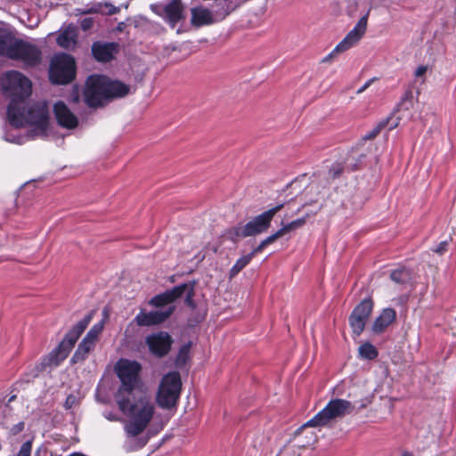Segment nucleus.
Masks as SVG:
<instances>
[{"mask_svg": "<svg viewBox=\"0 0 456 456\" xmlns=\"http://www.w3.org/2000/svg\"><path fill=\"white\" fill-rule=\"evenodd\" d=\"M3 91L11 102L7 108V118L10 125L15 128L24 127L25 101L31 95L32 83L22 73L9 70L1 77Z\"/></svg>", "mask_w": 456, "mask_h": 456, "instance_id": "1", "label": "nucleus"}, {"mask_svg": "<svg viewBox=\"0 0 456 456\" xmlns=\"http://www.w3.org/2000/svg\"><path fill=\"white\" fill-rule=\"evenodd\" d=\"M120 411L129 417V421L125 425L124 429L127 436L136 437L142 434L155 413V405L151 399L145 395L140 396L136 402H128Z\"/></svg>", "mask_w": 456, "mask_h": 456, "instance_id": "2", "label": "nucleus"}, {"mask_svg": "<svg viewBox=\"0 0 456 456\" xmlns=\"http://www.w3.org/2000/svg\"><path fill=\"white\" fill-rule=\"evenodd\" d=\"M142 365L136 361L120 359L115 365V372L120 380V386L115 394V400L119 410H123L128 397L141 386L140 373Z\"/></svg>", "mask_w": 456, "mask_h": 456, "instance_id": "3", "label": "nucleus"}, {"mask_svg": "<svg viewBox=\"0 0 456 456\" xmlns=\"http://www.w3.org/2000/svg\"><path fill=\"white\" fill-rule=\"evenodd\" d=\"M93 316L94 312L88 313L66 333L60 344L42 359L41 364L44 369L57 367L68 357L76 342L91 322Z\"/></svg>", "mask_w": 456, "mask_h": 456, "instance_id": "4", "label": "nucleus"}, {"mask_svg": "<svg viewBox=\"0 0 456 456\" xmlns=\"http://www.w3.org/2000/svg\"><path fill=\"white\" fill-rule=\"evenodd\" d=\"M354 410V406L351 402L344 399H332L322 411L295 430V437L300 436L305 428L324 427L337 418L352 413Z\"/></svg>", "mask_w": 456, "mask_h": 456, "instance_id": "5", "label": "nucleus"}, {"mask_svg": "<svg viewBox=\"0 0 456 456\" xmlns=\"http://www.w3.org/2000/svg\"><path fill=\"white\" fill-rule=\"evenodd\" d=\"M182 391L181 375L178 371H169L160 380L156 402L158 405L165 410H171L176 407Z\"/></svg>", "mask_w": 456, "mask_h": 456, "instance_id": "6", "label": "nucleus"}, {"mask_svg": "<svg viewBox=\"0 0 456 456\" xmlns=\"http://www.w3.org/2000/svg\"><path fill=\"white\" fill-rule=\"evenodd\" d=\"M75 58L68 53L55 55L50 63L49 80L53 85H68L76 78Z\"/></svg>", "mask_w": 456, "mask_h": 456, "instance_id": "7", "label": "nucleus"}, {"mask_svg": "<svg viewBox=\"0 0 456 456\" xmlns=\"http://www.w3.org/2000/svg\"><path fill=\"white\" fill-rule=\"evenodd\" d=\"M107 76L100 74L90 75L84 89L85 102L88 107L98 108L107 102Z\"/></svg>", "mask_w": 456, "mask_h": 456, "instance_id": "8", "label": "nucleus"}, {"mask_svg": "<svg viewBox=\"0 0 456 456\" xmlns=\"http://www.w3.org/2000/svg\"><path fill=\"white\" fill-rule=\"evenodd\" d=\"M9 59L20 61L25 68H34L42 61V52L39 47L28 41L16 38L10 49Z\"/></svg>", "mask_w": 456, "mask_h": 456, "instance_id": "9", "label": "nucleus"}, {"mask_svg": "<svg viewBox=\"0 0 456 456\" xmlns=\"http://www.w3.org/2000/svg\"><path fill=\"white\" fill-rule=\"evenodd\" d=\"M27 124L34 126L33 131L46 135L49 126V110L45 102H34L28 109L25 107L24 126Z\"/></svg>", "mask_w": 456, "mask_h": 456, "instance_id": "10", "label": "nucleus"}, {"mask_svg": "<svg viewBox=\"0 0 456 456\" xmlns=\"http://www.w3.org/2000/svg\"><path fill=\"white\" fill-rule=\"evenodd\" d=\"M368 14L361 17L355 26L350 30L346 36L335 46V48L322 59V62H327L334 58L337 54L344 53L362 39L367 29Z\"/></svg>", "mask_w": 456, "mask_h": 456, "instance_id": "11", "label": "nucleus"}, {"mask_svg": "<svg viewBox=\"0 0 456 456\" xmlns=\"http://www.w3.org/2000/svg\"><path fill=\"white\" fill-rule=\"evenodd\" d=\"M372 309L373 301L370 297L364 298L354 308L348 319L354 337H359L362 333Z\"/></svg>", "mask_w": 456, "mask_h": 456, "instance_id": "12", "label": "nucleus"}, {"mask_svg": "<svg viewBox=\"0 0 456 456\" xmlns=\"http://www.w3.org/2000/svg\"><path fill=\"white\" fill-rule=\"evenodd\" d=\"M285 207V203H281L269 208L262 214L255 216L253 219L244 224L246 233L249 237L265 232L271 226L274 216Z\"/></svg>", "mask_w": 456, "mask_h": 456, "instance_id": "13", "label": "nucleus"}, {"mask_svg": "<svg viewBox=\"0 0 456 456\" xmlns=\"http://www.w3.org/2000/svg\"><path fill=\"white\" fill-rule=\"evenodd\" d=\"M173 342L171 335L167 331L152 333L145 338L149 352L158 358H163L168 354Z\"/></svg>", "mask_w": 456, "mask_h": 456, "instance_id": "14", "label": "nucleus"}, {"mask_svg": "<svg viewBox=\"0 0 456 456\" xmlns=\"http://www.w3.org/2000/svg\"><path fill=\"white\" fill-rule=\"evenodd\" d=\"M151 10L157 15L163 17L172 28H175L184 18L181 0H172L164 7L160 4H151Z\"/></svg>", "mask_w": 456, "mask_h": 456, "instance_id": "15", "label": "nucleus"}, {"mask_svg": "<svg viewBox=\"0 0 456 456\" xmlns=\"http://www.w3.org/2000/svg\"><path fill=\"white\" fill-rule=\"evenodd\" d=\"M119 51L120 45L117 42L95 41L91 46L93 58L102 63L113 61Z\"/></svg>", "mask_w": 456, "mask_h": 456, "instance_id": "16", "label": "nucleus"}, {"mask_svg": "<svg viewBox=\"0 0 456 456\" xmlns=\"http://www.w3.org/2000/svg\"><path fill=\"white\" fill-rule=\"evenodd\" d=\"M175 311V306H169L165 311L144 312L141 310L134 317V322L140 327H150L163 323Z\"/></svg>", "mask_w": 456, "mask_h": 456, "instance_id": "17", "label": "nucleus"}, {"mask_svg": "<svg viewBox=\"0 0 456 456\" xmlns=\"http://www.w3.org/2000/svg\"><path fill=\"white\" fill-rule=\"evenodd\" d=\"M53 113L58 124L61 127L73 129L77 126V118L70 111L62 101H59L54 103Z\"/></svg>", "mask_w": 456, "mask_h": 456, "instance_id": "18", "label": "nucleus"}, {"mask_svg": "<svg viewBox=\"0 0 456 456\" xmlns=\"http://www.w3.org/2000/svg\"><path fill=\"white\" fill-rule=\"evenodd\" d=\"M183 287L175 286L171 289H167L163 293L151 297L149 301V305L154 307L165 306L180 298L183 296Z\"/></svg>", "mask_w": 456, "mask_h": 456, "instance_id": "19", "label": "nucleus"}, {"mask_svg": "<svg viewBox=\"0 0 456 456\" xmlns=\"http://www.w3.org/2000/svg\"><path fill=\"white\" fill-rule=\"evenodd\" d=\"M396 320V312L394 308L387 307L382 310L380 314L375 319L372 330L375 333H382L386 329Z\"/></svg>", "mask_w": 456, "mask_h": 456, "instance_id": "20", "label": "nucleus"}, {"mask_svg": "<svg viewBox=\"0 0 456 456\" xmlns=\"http://www.w3.org/2000/svg\"><path fill=\"white\" fill-rule=\"evenodd\" d=\"M130 92V86L119 80H112L107 77V102L118 98L126 96Z\"/></svg>", "mask_w": 456, "mask_h": 456, "instance_id": "21", "label": "nucleus"}, {"mask_svg": "<svg viewBox=\"0 0 456 456\" xmlns=\"http://www.w3.org/2000/svg\"><path fill=\"white\" fill-rule=\"evenodd\" d=\"M191 12V23L194 27L200 28L204 25L212 24L214 21L210 11L206 8L195 7Z\"/></svg>", "mask_w": 456, "mask_h": 456, "instance_id": "22", "label": "nucleus"}, {"mask_svg": "<svg viewBox=\"0 0 456 456\" xmlns=\"http://www.w3.org/2000/svg\"><path fill=\"white\" fill-rule=\"evenodd\" d=\"M94 343L84 338L73 354L70 359V362L72 364H76L77 362H84L86 359H87L88 354L94 349Z\"/></svg>", "mask_w": 456, "mask_h": 456, "instance_id": "23", "label": "nucleus"}, {"mask_svg": "<svg viewBox=\"0 0 456 456\" xmlns=\"http://www.w3.org/2000/svg\"><path fill=\"white\" fill-rule=\"evenodd\" d=\"M77 35L76 28L69 24L58 37L56 42L62 48L69 49L71 45H76Z\"/></svg>", "mask_w": 456, "mask_h": 456, "instance_id": "24", "label": "nucleus"}, {"mask_svg": "<svg viewBox=\"0 0 456 456\" xmlns=\"http://www.w3.org/2000/svg\"><path fill=\"white\" fill-rule=\"evenodd\" d=\"M16 37L10 32L0 28V55L7 57L10 54V49L12 47Z\"/></svg>", "mask_w": 456, "mask_h": 456, "instance_id": "25", "label": "nucleus"}, {"mask_svg": "<svg viewBox=\"0 0 456 456\" xmlns=\"http://www.w3.org/2000/svg\"><path fill=\"white\" fill-rule=\"evenodd\" d=\"M195 286H196L195 281L184 282V283H182V284L176 286V287H183V295L185 294L184 304L192 310H194L197 307V305L194 301Z\"/></svg>", "mask_w": 456, "mask_h": 456, "instance_id": "26", "label": "nucleus"}, {"mask_svg": "<svg viewBox=\"0 0 456 456\" xmlns=\"http://www.w3.org/2000/svg\"><path fill=\"white\" fill-rule=\"evenodd\" d=\"M321 209L322 206H319L315 210L312 211L311 213H306L305 216L282 225V227L280 229L282 232L283 235L304 226L305 224L306 223L307 218H309L311 216H315Z\"/></svg>", "mask_w": 456, "mask_h": 456, "instance_id": "27", "label": "nucleus"}, {"mask_svg": "<svg viewBox=\"0 0 456 456\" xmlns=\"http://www.w3.org/2000/svg\"><path fill=\"white\" fill-rule=\"evenodd\" d=\"M252 256L249 255L242 256L232 265V267L230 269L229 275L230 278H233L237 276L252 260Z\"/></svg>", "mask_w": 456, "mask_h": 456, "instance_id": "28", "label": "nucleus"}, {"mask_svg": "<svg viewBox=\"0 0 456 456\" xmlns=\"http://www.w3.org/2000/svg\"><path fill=\"white\" fill-rule=\"evenodd\" d=\"M191 346V343L189 342L187 344L183 345L180 347L175 359V363L177 367L182 368L187 363L190 358Z\"/></svg>", "mask_w": 456, "mask_h": 456, "instance_id": "29", "label": "nucleus"}, {"mask_svg": "<svg viewBox=\"0 0 456 456\" xmlns=\"http://www.w3.org/2000/svg\"><path fill=\"white\" fill-rule=\"evenodd\" d=\"M359 354L361 357L367 360H374L379 355L377 348L369 342H366L360 346Z\"/></svg>", "mask_w": 456, "mask_h": 456, "instance_id": "30", "label": "nucleus"}, {"mask_svg": "<svg viewBox=\"0 0 456 456\" xmlns=\"http://www.w3.org/2000/svg\"><path fill=\"white\" fill-rule=\"evenodd\" d=\"M390 279L398 284H404L411 279V273L406 268H399L391 272Z\"/></svg>", "mask_w": 456, "mask_h": 456, "instance_id": "31", "label": "nucleus"}, {"mask_svg": "<svg viewBox=\"0 0 456 456\" xmlns=\"http://www.w3.org/2000/svg\"><path fill=\"white\" fill-rule=\"evenodd\" d=\"M105 324V320L102 319L97 323L94 324L93 327L89 330V331L85 336V338L90 340L91 342L96 344L99 336L102 334Z\"/></svg>", "mask_w": 456, "mask_h": 456, "instance_id": "32", "label": "nucleus"}, {"mask_svg": "<svg viewBox=\"0 0 456 456\" xmlns=\"http://www.w3.org/2000/svg\"><path fill=\"white\" fill-rule=\"evenodd\" d=\"M413 91L412 88H407L403 96L401 97V101L398 104V108L403 110H409L413 108Z\"/></svg>", "mask_w": 456, "mask_h": 456, "instance_id": "33", "label": "nucleus"}, {"mask_svg": "<svg viewBox=\"0 0 456 456\" xmlns=\"http://www.w3.org/2000/svg\"><path fill=\"white\" fill-rule=\"evenodd\" d=\"M246 232L247 231L245 230L244 224H239L238 225L228 229L226 233L231 240L236 241L240 238L249 237L248 234Z\"/></svg>", "mask_w": 456, "mask_h": 456, "instance_id": "34", "label": "nucleus"}, {"mask_svg": "<svg viewBox=\"0 0 456 456\" xmlns=\"http://www.w3.org/2000/svg\"><path fill=\"white\" fill-rule=\"evenodd\" d=\"M345 167L340 162L333 163L328 170L327 180L333 182L342 176L344 174Z\"/></svg>", "mask_w": 456, "mask_h": 456, "instance_id": "35", "label": "nucleus"}, {"mask_svg": "<svg viewBox=\"0 0 456 456\" xmlns=\"http://www.w3.org/2000/svg\"><path fill=\"white\" fill-rule=\"evenodd\" d=\"M305 431H306V428L300 436H296V437H295V433L293 434V437H294V439H296V438L302 436L305 433V440L299 441L297 444L299 448H303V449L306 448V447L314 444L317 441V436L314 432H305Z\"/></svg>", "mask_w": 456, "mask_h": 456, "instance_id": "36", "label": "nucleus"}, {"mask_svg": "<svg viewBox=\"0 0 456 456\" xmlns=\"http://www.w3.org/2000/svg\"><path fill=\"white\" fill-rule=\"evenodd\" d=\"M390 118L381 120L371 131L362 136L363 141L375 139L380 132L388 125Z\"/></svg>", "mask_w": 456, "mask_h": 456, "instance_id": "37", "label": "nucleus"}, {"mask_svg": "<svg viewBox=\"0 0 456 456\" xmlns=\"http://www.w3.org/2000/svg\"><path fill=\"white\" fill-rule=\"evenodd\" d=\"M32 450V442L27 441L22 444L17 456H30Z\"/></svg>", "mask_w": 456, "mask_h": 456, "instance_id": "38", "label": "nucleus"}, {"mask_svg": "<svg viewBox=\"0 0 456 456\" xmlns=\"http://www.w3.org/2000/svg\"><path fill=\"white\" fill-rule=\"evenodd\" d=\"M94 20L93 18H85L81 20L80 27L83 31L91 29L94 26Z\"/></svg>", "mask_w": 456, "mask_h": 456, "instance_id": "39", "label": "nucleus"}, {"mask_svg": "<svg viewBox=\"0 0 456 456\" xmlns=\"http://www.w3.org/2000/svg\"><path fill=\"white\" fill-rule=\"evenodd\" d=\"M282 236H283V233L281 231V229H279L274 233H273L270 236L266 237L265 239V240L270 245V244H273L274 241H276L279 238H281Z\"/></svg>", "mask_w": 456, "mask_h": 456, "instance_id": "40", "label": "nucleus"}, {"mask_svg": "<svg viewBox=\"0 0 456 456\" xmlns=\"http://www.w3.org/2000/svg\"><path fill=\"white\" fill-rule=\"evenodd\" d=\"M76 402V397L73 395H69L67 396L64 407L66 409H71Z\"/></svg>", "mask_w": 456, "mask_h": 456, "instance_id": "41", "label": "nucleus"}, {"mask_svg": "<svg viewBox=\"0 0 456 456\" xmlns=\"http://www.w3.org/2000/svg\"><path fill=\"white\" fill-rule=\"evenodd\" d=\"M375 80H376V77H372V78L369 79L368 81H366V82L364 83V85H362V86L357 90V92H356V93H357L358 94H359L363 93V92H364V91H365V90H366V89H367V88H368V87L372 84V82H373V81H375Z\"/></svg>", "mask_w": 456, "mask_h": 456, "instance_id": "42", "label": "nucleus"}, {"mask_svg": "<svg viewBox=\"0 0 456 456\" xmlns=\"http://www.w3.org/2000/svg\"><path fill=\"white\" fill-rule=\"evenodd\" d=\"M447 242L442 241L436 249H434L435 252L438 254H443L447 250Z\"/></svg>", "mask_w": 456, "mask_h": 456, "instance_id": "43", "label": "nucleus"}, {"mask_svg": "<svg viewBox=\"0 0 456 456\" xmlns=\"http://www.w3.org/2000/svg\"><path fill=\"white\" fill-rule=\"evenodd\" d=\"M370 403H371V400L369 399L368 397L361 400V403H360L359 406L357 407V412L362 409H365Z\"/></svg>", "mask_w": 456, "mask_h": 456, "instance_id": "44", "label": "nucleus"}, {"mask_svg": "<svg viewBox=\"0 0 456 456\" xmlns=\"http://www.w3.org/2000/svg\"><path fill=\"white\" fill-rule=\"evenodd\" d=\"M24 422H19L12 428V432L13 435H17L24 429Z\"/></svg>", "mask_w": 456, "mask_h": 456, "instance_id": "45", "label": "nucleus"}, {"mask_svg": "<svg viewBox=\"0 0 456 456\" xmlns=\"http://www.w3.org/2000/svg\"><path fill=\"white\" fill-rule=\"evenodd\" d=\"M427 70H428V67L427 66L420 65L415 70V76L417 77H422L427 72Z\"/></svg>", "mask_w": 456, "mask_h": 456, "instance_id": "46", "label": "nucleus"}, {"mask_svg": "<svg viewBox=\"0 0 456 456\" xmlns=\"http://www.w3.org/2000/svg\"><path fill=\"white\" fill-rule=\"evenodd\" d=\"M106 6L109 8L108 12H107V13L109 15L116 14V13H118L120 11L119 7L114 6V5L110 4H106Z\"/></svg>", "mask_w": 456, "mask_h": 456, "instance_id": "47", "label": "nucleus"}, {"mask_svg": "<svg viewBox=\"0 0 456 456\" xmlns=\"http://www.w3.org/2000/svg\"><path fill=\"white\" fill-rule=\"evenodd\" d=\"M264 250V248L261 247V245L258 244L256 248H253V250L249 253V255L252 256V258L258 253H261Z\"/></svg>", "mask_w": 456, "mask_h": 456, "instance_id": "48", "label": "nucleus"}, {"mask_svg": "<svg viewBox=\"0 0 456 456\" xmlns=\"http://www.w3.org/2000/svg\"><path fill=\"white\" fill-rule=\"evenodd\" d=\"M126 27V24L125 22H119L116 28V29L119 32L124 31L125 28Z\"/></svg>", "mask_w": 456, "mask_h": 456, "instance_id": "49", "label": "nucleus"}, {"mask_svg": "<svg viewBox=\"0 0 456 456\" xmlns=\"http://www.w3.org/2000/svg\"><path fill=\"white\" fill-rule=\"evenodd\" d=\"M314 202H317V200H311V201H308V202H305V204H303V205L301 206V208H299L297 210V213L300 212V211H301L305 207L309 206V205H312V204H313V203H314Z\"/></svg>", "mask_w": 456, "mask_h": 456, "instance_id": "50", "label": "nucleus"}, {"mask_svg": "<svg viewBox=\"0 0 456 456\" xmlns=\"http://www.w3.org/2000/svg\"><path fill=\"white\" fill-rule=\"evenodd\" d=\"M72 102H79V95L77 94L72 97Z\"/></svg>", "mask_w": 456, "mask_h": 456, "instance_id": "51", "label": "nucleus"}, {"mask_svg": "<svg viewBox=\"0 0 456 456\" xmlns=\"http://www.w3.org/2000/svg\"><path fill=\"white\" fill-rule=\"evenodd\" d=\"M259 245H261V247L265 248L266 246H268L269 244H268L265 240H263L259 243Z\"/></svg>", "mask_w": 456, "mask_h": 456, "instance_id": "52", "label": "nucleus"}, {"mask_svg": "<svg viewBox=\"0 0 456 456\" xmlns=\"http://www.w3.org/2000/svg\"><path fill=\"white\" fill-rule=\"evenodd\" d=\"M401 456H413L410 452H403Z\"/></svg>", "mask_w": 456, "mask_h": 456, "instance_id": "53", "label": "nucleus"}, {"mask_svg": "<svg viewBox=\"0 0 456 456\" xmlns=\"http://www.w3.org/2000/svg\"><path fill=\"white\" fill-rule=\"evenodd\" d=\"M351 169H352L353 171H355V170L359 169V167H358V165H357V164H354V165L352 167V168H351Z\"/></svg>", "mask_w": 456, "mask_h": 456, "instance_id": "54", "label": "nucleus"}, {"mask_svg": "<svg viewBox=\"0 0 456 456\" xmlns=\"http://www.w3.org/2000/svg\"><path fill=\"white\" fill-rule=\"evenodd\" d=\"M147 442H148V440H147V439H145V440L143 441V443H142V446H143V445H145V444H147Z\"/></svg>", "mask_w": 456, "mask_h": 456, "instance_id": "55", "label": "nucleus"}, {"mask_svg": "<svg viewBox=\"0 0 456 456\" xmlns=\"http://www.w3.org/2000/svg\"><path fill=\"white\" fill-rule=\"evenodd\" d=\"M395 126H396V124H395V125H394V126H390V127H389V130H392V129H393L394 127H395Z\"/></svg>", "mask_w": 456, "mask_h": 456, "instance_id": "56", "label": "nucleus"}]
</instances>
